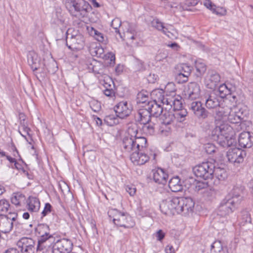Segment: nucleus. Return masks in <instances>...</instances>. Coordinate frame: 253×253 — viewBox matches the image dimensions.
<instances>
[{
    "instance_id": "obj_26",
    "label": "nucleus",
    "mask_w": 253,
    "mask_h": 253,
    "mask_svg": "<svg viewBox=\"0 0 253 253\" xmlns=\"http://www.w3.org/2000/svg\"><path fill=\"white\" fill-rule=\"evenodd\" d=\"M178 98L179 97H175V96L169 95L168 100V104H166L165 109L170 110L172 109L175 111L177 110H180L182 107V104L181 100Z\"/></svg>"
},
{
    "instance_id": "obj_60",
    "label": "nucleus",
    "mask_w": 253,
    "mask_h": 253,
    "mask_svg": "<svg viewBox=\"0 0 253 253\" xmlns=\"http://www.w3.org/2000/svg\"><path fill=\"white\" fill-rule=\"evenodd\" d=\"M91 109L95 112H98L101 109L100 103L98 101H92L90 104Z\"/></svg>"
},
{
    "instance_id": "obj_13",
    "label": "nucleus",
    "mask_w": 253,
    "mask_h": 253,
    "mask_svg": "<svg viewBox=\"0 0 253 253\" xmlns=\"http://www.w3.org/2000/svg\"><path fill=\"white\" fill-rule=\"evenodd\" d=\"M237 205L232 200H229L226 197L221 202L218 210V214L221 216H225L233 212Z\"/></svg>"
},
{
    "instance_id": "obj_3",
    "label": "nucleus",
    "mask_w": 253,
    "mask_h": 253,
    "mask_svg": "<svg viewBox=\"0 0 253 253\" xmlns=\"http://www.w3.org/2000/svg\"><path fill=\"white\" fill-rule=\"evenodd\" d=\"M109 216L115 225L126 228L133 227L135 223L127 213H122L116 209H110L108 211Z\"/></svg>"
},
{
    "instance_id": "obj_35",
    "label": "nucleus",
    "mask_w": 253,
    "mask_h": 253,
    "mask_svg": "<svg viewBox=\"0 0 253 253\" xmlns=\"http://www.w3.org/2000/svg\"><path fill=\"white\" fill-rule=\"evenodd\" d=\"M228 120L229 122L232 124H240L238 127L240 126V129H243V127L245 126V124L242 122L238 115L235 113V111H230L228 114Z\"/></svg>"
},
{
    "instance_id": "obj_8",
    "label": "nucleus",
    "mask_w": 253,
    "mask_h": 253,
    "mask_svg": "<svg viewBox=\"0 0 253 253\" xmlns=\"http://www.w3.org/2000/svg\"><path fill=\"white\" fill-rule=\"evenodd\" d=\"M179 201L177 213H182L186 215L193 211L195 203L191 198L190 197H178Z\"/></svg>"
},
{
    "instance_id": "obj_21",
    "label": "nucleus",
    "mask_w": 253,
    "mask_h": 253,
    "mask_svg": "<svg viewBox=\"0 0 253 253\" xmlns=\"http://www.w3.org/2000/svg\"><path fill=\"white\" fill-rule=\"evenodd\" d=\"M238 143L242 148H251L253 144V136L250 132L243 131L239 136Z\"/></svg>"
},
{
    "instance_id": "obj_39",
    "label": "nucleus",
    "mask_w": 253,
    "mask_h": 253,
    "mask_svg": "<svg viewBox=\"0 0 253 253\" xmlns=\"http://www.w3.org/2000/svg\"><path fill=\"white\" fill-rule=\"evenodd\" d=\"M142 130L147 135H153L155 133V124L151 121L142 124Z\"/></svg>"
},
{
    "instance_id": "obj_11",
    "label": "nucleus",
    "mask_w": 253,
    "mask_h": 253,
    "mask_svg": "<svg viewBox=\"0 0 253 253\" xmlns=\"http://www.w3.org/2000/svg\"><path fill=\"white\" fill-rule=\"evenodd\" d=\"M116 115L121 119L128 117L132 110V107L130 103L126 101H121L114 107Z\"/></svg>"
},
{
    "instance_id": "obj_17",
    "label": "nucleus",
    "mask_w": 253,
    "mask_h": 253,
    "mask_svg": "<svg viewBox=\"0 0 253 253\" xmlns=\"http://www.w3.org/2000/svg\"><path fill=\"white\" fill-rule=\"evenodd\" d=\"M201 93L200 85L196 82H191L188 84L185 91V95L188 100H192L198 98Z\"/></svg>"
},
{
    "instance_id": "obj_9",
    "label": "nucleus",
    "mask_w": 253,
    "mask_h": 253,
    "mask_svg": "<svg viewBox=\"0 0 253 253\" xmlns=\"http://www.w3.org/2000/svg\"><path fill=\"white\" fill-rule=\"evenodd\" d=\"M129 135L133 137L137 151H143L147 147V139L143 136H138V129L136 126H129L128 128Z\"/></svg>"
},
{
    "instance_id": "obj_62",
    "label": "nucleus",
    "mask_w": 253,
    "mask_h": 253,
    "mask_svg": "<svg viewBox=\"0 0 253 253\" xmlns=\"http://www.w3.org/2000/svg\"><path fill=\"white\" fill-rule=\"evenodd\" d=\"M8 214L7 215H4L3 217H7L8 219H10L11 222H13V221H15L17 217V213L15 212H12L11 209L9 211Z\"/></svg>"
},
{
    "instance_id": "obj_61",
    "label": "nucleus",
    "mask_w": 253,
    "mask_h": 253,
    "mask_svg": "<svg viewBox=\"0 0 253 253\" xmlns=\"http://www.w3.org/2000/svg\"><path fill=\"white\" fill-rule=\"evenodd\" d=\"M203 2L205 6L208 8L211 9L214 13L218 14V12L216 11L215 9L213 8L215 5H213L210 0H203Z\"/></svg>"
},
{
    "instance_id": "obj_44",
    "label": "nucleus",
    "mask_w": 253,
    "mask_h": 253,
    "mask_svg": "<svg viewBox=\"0 0 253 253\" xmlns=\"http://www.w3.org/2000/svg\"><path fill=\"white\" fill-rule=\"evenodd\" d=\"M213 176H214L216 178L219 180H223L227 176L226 172L225 169L223 168L219 167L215 168L213 169Z\"/></svg>"
},
{
    "instance_id": "obj_4",
    "label": "nucleus",
    "mask_w": 253,
    "mask_h": 253,
    "mask_svg": "<svg viewBox=\"0 0 253 253\" xmlns=\"http://www.w3.org/2000/svg\"><path fill=\"white\" fill-rule=\"evenodd\" d=\"M214 168V164L211 162L208 161L195 166L193 170L197 177H202L206 180L213 177Z\"/></svg>"
},
{
    "instance_id": "obj_43",
    "label": "nucleus",
    "mask_w": 253,
    "mask_h": 253,
    "mask_svg": "<svg viewBox=\"0 0 253 253\" xmlns=\"http://www.w3.org/2000/svg\"><path fill=\"white\" fill-rule=\"evenodd\" d=\"M137 32L134 25L128 24V28L125 33V36L127 39L133 40L136 39Z\"/></svg>"
},
{
    "instance_id": "obj_49",
    "label": "nucleus",
    "mask_w": 253,
    "mask_h": 253,
    "mask_svg": "<svg viewBox=\"0 0 253 253\" xmlns=\"http://www.w3.org/2000/svg\"><path fill=\"white\" fill-rule=\"evenodd\" d=\"M190 75L183 74L181 72H177L175 76V79L178 84H183L188 81Z\"/></svg>"
},
{
    "instance_id": "obj_50",
    "label": "nucleus",
    "mask_w": 253,
    "mask_h": 253,
    "mask_svg": "<svg viewBox=\"0 0 253 253\" xmlns=\"http://www.w3.org/2000/svg\"><path fill=\"white\" fill-rule=\"evenodd\" d=\"M121 24V20L118 18H116L112 20L111 25L115 30V32L119 35L121 38H122V36L119 30Z\"/></svg>"
},
{
    "instance_id": "obj_59",
    "label": "nucleus",
    "mask_w": 253,
    "mask_h": 253,
    "mask_svg": "<svg viewBox=\"0 0 253 253\" xmlns=\"http://www.w3.org/2000/svg\"><path fill=\"white\" fill-rule=\"evenodd\" d=\"M52 207L49 203H46L42 212V216H45L52 211Z\"/></svg>"
},
{
    "instance_id": "obj_28",
    "label": "nucleus",
    "mask_w": 253,
    "mask_h": 253,
    "mask_svg": "<svg viewBox=\"0 0 253 253\" xmlns=\"http://www.w3.org/2000/svg\"><path fill=\"white\" fill-rule=\"evenodd\" d=\"M27 60L29 65L33 71L37 70L40 68V60L35 52L29 51L27 54Z\"/></svg>"
},
{
    "instance_id": "obj_52",
    "label": "nucleus",
    "mask_w": 253,
    "mask_h": 253,
    "mask_svg": "<svg viewBox=\"0 0 253 253\" xmlns=\"http://www.w3.org/2000/svg\"><path fill=\"white\" fill-rule=\"evenodd\" d=\"M111 85L110 84H107V86H105V89L103 90L104 94L107 97L111 98L114 99L115 97V91L111 88Z\"/></svg>"
},
{
    "instance_id": "obj_56",
    "label": "nucleus",
    "mask_w": 253,
    "mask_h": 253,
    "mask_svg": "<svg viewBox=\"0 0 253 253\" xmlns=\"http://www.w3.org/2000/svg\"><path fill=\"white\" fill-rule=\"evenodd\" d=\"M104 121L108 126H112L118 123V121L113 116L110 115L106 116Z\"/></svg>"
},
{
    "instance_id": "obj_32",
    "label": "nucleus",
    "mask_w": 253,
    "mask_h": 253,
    "mask_svg": "<svg viewBox=\"0 0 253 253\" xmlns=\"http://www.w3.org/2000/svg\"><path fill=\"white\" fill-rule=\"evenodd\" d=\"M239 224L240 226H247L249 228L252 226L251 216L249 211H243L241 212Z\"/></svg>"
},
{
    "instance_id": "obj_48",
    "label": "nucleus",
    "mask_w": 253,
    "mask_h": 253,
    "mask_svg": "<svg viewBox=\"0 0 253 253\" xmlns=\"http://www.w3.org/2000/svg\"><path fill=\"white\" fill-rule=\"evenodd\" d=\"M178 72L183 74L190 75L192 71V67L187 64H181L177 66Z\"/></svg>"
},
{
    "instance_id": "obj_51",
    "label": "nucleus",
    "mask_w": 253,
    "mask_h": 253,
    "mask_svg": "<svg viewBox=\"0 0 253 253\" xmlns=\"http://www.w3.org/2000/svg\"><path fill=\"white\" fill-rule=\"evenodd\" d=\"M102 58L108 61L107 64H109L110 65H113L115 64V56L112 52H108L107 54H104Z\"/></svg>"
},
{
    "instance_id": "obj_55",
    "label": "nucleus",
    "mask_w": 253,
    "mask_h": 253,
    "mask_svg": "<svg viewBox=\"0 0 253 253\" xmlns=\"http://www.w3.org/2000/svg\"><path fill=\"white\" fill-rule=\"evenodd\" d=\"M160 130L162 133L165 135H168V134L171 130V124L166 125L165 124H162Z\"/></svg>"
},
{
    "instance_id": "obj_57",
    "label": "nucleus",
    "mask_w": 253,
    "mask_h": 253,
    "mask_svg": "<svg viewBox=\"0 0 253 253\" xmlns=\"http://www.w3.org/2000/svg\"><path fill=\"white\" fill-rule=\"evenodd\" d=\"M227 91L228 89L226 85L224 84H223L219 86L218 90L219 94H217L219 96H221L223 99L224 96H226Z\"/></svg>"
},
{
    "instance_id": "obj_40",
    "label": "nucleus",
    "mask_w": 253,
    "mask_h": 253,
    "mask_svg": "<svg viewBox=\"0 0 253 253\" xmlns=\"http://www.w3.org/2000/svg\"><path fill=\"white\" fill-rule=\"evenodd\" d=\"M195 68L196 69V75L200 77L203 75L206 71V66L205 63L201 60H198L195 61Z\"/></svg>"
},
{
    "instance_id": "obj_15",
    "label": "nucleus",
    "mask_w": 253,
    "mask_h": 253,
    "mask_svg": "<svg viewBox=\"0 0 253 253\" xmlns=\"http://www.w3.org/2000/svg\"><path fill=\"white\" fill-rule=\"evenodd\" d=\"M86 65L88 69L91 70L95 75L102 76L106 74L107 69L105 66L100 61L90 59L87 61Z\"/></svg>"
},
{
    "instance_id": "obj_53",
    "label": "nucleus",
    "mask_w": 253,
    "mask_h": 253,
    "mask_svg": "<svg viewBox=\"0 0 253 253\" xmlns=\"http://www.w3.org/2000/svg\"><path fill=\"white\" fill-rule=\"evenodd\" d=\"M235 113L238 115V117L242 122L244 121L245 118L248 114V111L246 109L240 108L237 111H235Z\"/></svg>"
},
{
    "instance_id": "obj_46",
    "label": "nucleus",
    "mask_w": 253,
    "mask_h": 253,
    "mask_svg": "<svg viewBox=\"0 0 253 253\" xmlns=\"http://www.w3.org/2000/svg\"><path fill=\"white\" fill-rule=\"evenodd\" d=\"M24 121V119L20 121L19 132L23 137L26 138V135H29L30 128L25 124Z\"/></svg>"
},
{
    "instance_id": "obj_19",
    "label": "nucleus",
    "mask_w": 253,
    "mask_h": 253,
    "mask_svg": "<svg viewBox=\"0 0 253 253\" xmlns=\"http://www.w3.org/2000/svg\"><path fill=\"white\" fill-rule=\"evenodd\" d=\"M54 241L53 237H43L40 238L38 241L37 250L38 251H42L43 253L49 251L51 252L52 243Z\"/></svg>"
},
{
    "instance_id": "obj_7",
    "label": "nucleus",
    "mask_w": 253,
    "mask_h": 253,
    "mask_svg": "<svg viewBox=\"0 0 253 253\" xmlns=\"http://www.w3.org/2000/svg\"><path fill=\"white\" fill-rule=\"evenodd\" d=\"M73 244L71 240L63 238L57 240L52 246V253H69L72 249Z\"/></svg>"
},
{
    "instance_id": "obj_47",
    "label": "nucleus",
    "mask_w": 253,
    "mask_h": 253,
    "mask_svg": "<svg viewBox=\"0 0 253 253\" xmlns=\"http://www.w3.org/2000/svg\"><path fill=\"white\" fill-rule=\"evenodd\" d=\"M174 116V119L176 118L179 122H182L184 121L185 117L187 115V112L185 109H180V110H177L175 111V112L173 114Z\"/></svg>"
},
{
    "instance_id": "obj_37",
    "label": "nucleus",
    "mask_w": 253,
    "mask_h": 253,
    "mask_svg": "<svg viewBox=\"0 0 253 253\" xmlns=\"http://www.w3.org/2000/svg\"><path fill=\"white\" fill-rule=\"evenodd\" d=\"M37 231L40 236V238L53 237L52 235L50 234L49 226L46 224L39 225L37 228Z\"/></svg>"
},
{
    "instance_id": "obj_24",
    "label": "nucleus",
    "mask_w": 253,
    "mask_h": 253,
    "mask_svg": "<svg viewBox=\"0 0 253 253\" xmlns=\"http://www.w3.org/2000/svg\"><path fill=\"white\" fill-rule=\"evenodd\" d=\"M151 96L159 103H162L163 105L168 104V98L169 95H165V91L161 89H157L153 90L151 94Z\"/></svg>"
},
{
    "instance_id": "obj_58",
    "label": "nucleus",
    "mask_w": 253,
    "mask_h": 253,
    "mask_svg": "<svg viewBox=\"0 0 253 253\" xmlns=\"http://www.w3.org/2000/svg\"><path fill=\"white\" fill-rule=\"evenodd\" d=\"M205 149L207 154H211L215 152L216 147L212 143H208L205 145Z\"/></svg>"
},
{
    "instance_id": "obj_30",
    "label": "nucleus",
    "mask_w": 253,
    "mask_h": 253,
    "mask_svg": "<svg viewBox=\"0 0 253 253\" xmlns=\"http://www.w3.org/2000/svg\"><path fill=\"white\" fill-rule=\"evenodd\" d=\"M169 187L174 192L181 191L183 189L182 183L178 176L173 177L170 179Z\"/></svg>"
},
{
    "instance_id": "obj_25",
    "label": "nucleus",
    "mask_w": 253,
    "mask_h": 253,
    "mask_svg": "<svg viewBox=\"0 0 253 253\" xmlns=\"http://www.w3.org/2000/svg\"><path fill=\"white\" fill-rule=\"evenodd\" d=\"M243 191V188L242 187H235L227 197L229 200H233L234 204L238 205L243 199V196L242 195Z\"/></svg>"
},
{
    "instance_id": "obj_12",
    "label": "nucleus",
    "mask_w": 253,
    "mask_h": 253,
    "mask_svg": "<svg viewBox=\"0 0 253 253\" xmlns=\"http://www.w3.org/2000/svg\"><path fill=\"white\" fill-rule=\"evenodd\" d=\"M246 155L245 151L238 148H230L227 152L226 156L228 161L233 163H241Z\"/></svg>"
},
{
    "instance_id": "obj_63",
    "label": "nucleus",
    "mask_w": 253,
    "mask_h": 253,
    "mask_svg": "<svg viewBox=\"0 0 253 253\" xmlns=\"http://www.w3.org/2000/svg\"><path fill=\"white\" fill-rule=\"evenodd\" d=\"M165 90L167 92L174 93L176 90L174 84L173 83H169L165 87Z\"/></svg>"
},
{
    "instance_id": "obj_14",
    "label": "nucleus",
    "mask_w": 253,
    "mask_h": 253,
    "mask_svg": "<svg viewBox=\"0 0 253 253\" xmlns=\"http://www.w3.org/2000/svg\"><path fill=\"white\" fill-rule=\"evenodd\" d=\"M189 108L199 119H205L209 116V112L202 106L200 101L192 102L189 105Z\"/></svg>"
},
{
    "instance_id": "obj_18",
    "label": "nucleus",
    "mask_w": 253,
    "mask_h": 253,
    "mask_svg": "<svg viewBox=\"0 0 253 253\" xmlns=\"http://www.w3.org/2000/svg\"><path fill=\"white\" fill-rule=\"evenodd\" d=\"M35 245V241L29 238H23L17 243V246L23 253H34Z\"/></svg>"
},
{
    "instance_id": "obj_45",
    "label": "nucleus",
    "mask_w": 253,
    "mask_h": 253,
    "mask_svg": "<svg viewBox=\"0 0 253 253\" xmlns=\"http://www.w3.org/2000/svg\"><path fill=\"white\" fill-rule=\"evenodd\" d=\"M10 205L9 202L5 199L0 200V214H3L7 213L10 210Z\"/></svg>"
},
{
    "instance_id": "obj_34",
    "label": "nucleus",
    "mask_w": 253,
    "mask_h": 253,
    "mask_svg": "<svg viewBox=\"0 0 253 253\" xmlns=\"http://www.w3.org/2000/svg\"><path fill=\"white\" fill-rule=\"evenodd\" d=\"M28 209L32 212L38 211L40 208V202L38 198L29 197L27 201Z\"/></svg>"
},
{
    "instance_id": "obj_6",
    "label": "nucleus",
    "mask_w": 253,
    "mask_h": 253,
    "mask_svg": "<svg viewBox=\"0 0 253 253\" xmlns=\"http://www.w3.org/2000/svg\"><path fill=\"white\" fill-rule=\"evenodd\" d=\"M179 202L178 197L169 198L162 202L160 205V210L165 214L177 213Z\"/></svg>"
},
{
    "instance_id": "obj_38",
    "label": "nucleus",
    "mask_w": 253,
    "mask_h": 253,
    "mask_svg": "<svg viewBox=\"0 0 253 253\" xmlns=\"http://www.w3.org/2000/svg\"><path fill=\"white\" fill-rule=\"evenodd\" d=\"M162 124L166 125L171 124L174 119L173 114L166 110L161 114Z\"/></svg>"
},
{
    "instance_id": "obj_42",
    "label": "nucleus",
    "mask_w": 253,
    "mask_h": 253,
    "mask_svg": "<svg viewBox=\"0 0 253 253\" xmlns=\"http://www.w3.org/2000/svg\"><path fill=\"white\" fill-rule=\"evenodd\" d=\"M211 253H226L220 241H215L211 245Z\"/></svg>"
},
{
    "instance_id": "obj_33",
    "label": "nucleus",
    "mask_w": 253,
    "mask_h": 253,
    "mask_svg": "<svg viewBox=\"0 0 253 253\" xmlns=\"http://www.w3.org/2000/svg\"><path fill=\"white\" fill-rule=\"evenodd\" d=\"M151 115L145 106L144 108L141 109L138 112V121L141 124H146L151 121Z\"/></svg>"
},
{
    "instance_id": "obj_29",
    "label": "nucleus",
    "mask_w": 253,
    "mask_h": 253,
    "mask_svg": "<svg viewBox=\"0 0 253 253\" xmlns=\"http://www.w3.org/2000/svg\"><path fill=\"white\" fill-rule=\"evenodd\" d=\"M195 190L197 192L201 191V193H204L207 196L209 194L212 195L214 193V191L209 188L208 182L205 181H196L195 184Z\"/></svg>"
},
{
    "instance_id": "obj_64",
    "label": "nucleus",
    "mask_w": 253,
    "mask_h": 253,
    "mask_svg": "<svg viewBox=\"0 0 253 253\" xmlns=\"http://www.w3.org/2000/svg\"><path fill=\"white\" fill-rule=\"evenodd\" d=\"M220 76L217 73H213L211 74L210 80L211 82L214 83L215 84L220 81Z\"/></svg>"
},
{
    "instance_id": "obj_27",
    "label": "nucleus",
    "mask_w": 253,
    "mask_h": 253,
    "mask_svg": "<svg viewBox=\"0 0 253 253\" xmlns=\"http://www.w3.org/2000/svg\"><path fill=\"white\" fill-rule=\"evenodd\" d=\"M168 174L164 169L158 168L153 172V179L158 184H165L167 183Z\"/></svg>"
},
{
    "instance_id": "obj_23",
    "label": "nucleus",
    "mask_w": 253,
    "mask_h": 253,
    "mask_svg": "<svg viewBox=\"0 0 253 253\" xmlns=\"http://www.w3.org/2000/svg\"><path fill=\"white\" fill-rule=\"evenodd\" d=\"M151 115L154 117H158L163 112L164 108L160 103L156 100L148 102L146 106Z\"/></svg>"
},
{
    "instance_id": "obj_2",
    "label": "nucleus",
    "mask_w": 253,
    "mask_h": 253,
    "mask_svg": "<svg viewBox=\"0 0 253 253\" xmlns=\"http://www.w3.org/2000/svg\"><path fill=\"white\" fill-rule=\"evenodd\" d=\"M65 5L70 13L74 17L79 19L87 17L91 7L89 4L83 0H65Z\"/></svg>"
},
{
    "instance_id": "obj_22",
    "label": "nucleus",
    "mask_w": 253,
    "mask_h": 253,
    "mask_svg": "<svg viewBox=\"0 0 253 253\" xmlns=\"http://www.w3.org/2000/svg\"><path fill=\"white\" fill-rule=\"evenodd\" d=\"M122 147L125 152L130 153L137 152L136 145L134 144V139L133 137L129 135L127 131V135L125 136L123 139Z\"/></svg>"
},
{
    "instance_id": "obj_20",
    "label": "nucleus",
    "mask_w": 253,
    "mask_h": 253,
    "mask_svg": "<svg viewBox=\"0 0 253 253\" xmlns=\"http://www.w3.org/2000/svg\"><path fill=\"white\" fill-rule=\"evenodd\" d=\"M150 157L143 151L132 152L130 155V159L132 163L136 165H142L147 162Z\"/></svg>"
},
{
    "instance_id": "obj_54",
    "label": "nucleus",
    "mask_w": 253,
    "mask_h": 253,
    "mask_svg": "<svg viewBox=\"0 0 253 253\" xmlns=\"http://www.w3.org/2000/svg\"><path fill=\"white\" fill-rule=\"evenodd\" d=\"M148 99V96L146 94L145 92L142 91L139 92L137 95V103H145Z\"/></svg>"
},
{
    "instance_id": "obj_36",
    "label": "nucleus",
    "mask_w": 253,
    "mask_h": 253,
    "mask_svg": "<svg viewBox=\"0 0 253 253\" xmlns=\"http://www.w3.org/2000/svg\"><path fill=\"white\" fill-rule=\"evenodd\" d=\"M25 201V196L20 193H13L11 198V203L16 207L21 206Z\"/></svg>"
},
{
    "instance_id": "obj_5",
    "label": "nucleus",
    "mask_w": 253,
    "mask_h": 253,
    "mask_svg": "<svg viewBox=\"0 0 253 253\" xmlns=\"http://www.w3.org/2000/svg\"><path fill=\"white\" fill-rule=\"evenodd\" d=\"M205 101V106L208 109H217L222 105L223 100L221 96H219L215 92L207 93L202 98Z\"/></svg>"
},
{
    "instance_id": "obj_31",
    "label": "nucleus",
    "mask_w": 253,
    "mask_h": 253,
    "mask_svg": "<svg viewBox=\"0 0 253 253\" xmlns=\"http://www.w3.org/2000/svg\"><path fill=\"white\" fill-rule=\"evenodd\" d=\"M13 223L7 217H0V231L3 233H9L13 228Z\"/></svg>"
},
{
    "instance_id": "obj_41",
    "label": "nucleus",
    "mask_w": 253,
    "mask_h": 253,
    "mask_svg": "<svg viewBox=\"0 0 253 253\" xmlns=\"http://www.w3.org/2000/svg\"><path fill=\"white\" fill-rule=\"evenodd\" d=\"M217 109V110L215 112V124H216L217 122H221L220 119L227 116L228 111L230 110V109L228 108V110L225 111L222 106L218 107Z\"/></svg>"
},
{
    "instance_id": "obj_1",
    "label": "nucleus",
    "mask_w": 253,
    "mask_h": 253,
    "mask_svg": "<svg viewBox=\"0 0 253 253\" xmlns=\"http://www.w3.org/2000/svg\"><path fill=\"white\" fill-rule=\"evenodd\" d=\"M213 139L223 147H228L235 143L233 127L226 123L217 122L212 131Z\"/></svg>"
},
{
    "instance_id": "obj_16",
    "label": "nucleus",
    "mask_w": 253,
    "mask_h": 253,
    "mask_svg": "<svg viewBox=\"0 0 253 253\" xmlns=\"http://www.w3.org/2000/svg\"><path fill=\"white\" fill-rule=\"evenodd\" d=\"M151 25L158 30L162 31L164 34L169 38L176 37L177 36L176 31L175 30L172 29L171 26L170 27L164 26L163 23L158 19H153L151 22Z\"/></svg>"
},
{
    "instance_id": "obj_10",
    "label": "nucleus",
    "mask_w": 253,
    "mask_h": 253,
    "mask_svg": "<svg viewBox=\"0 0 253 253\" xmlns=\"http://www.w3.org/2000/svg\"><path fill=\"white\" fill-rule=\"evenodd\" d=\"M66 44L70 49H80L84 45L83 37L81 35H72L67 31Z\"/></svg>"
}]
</instances>
